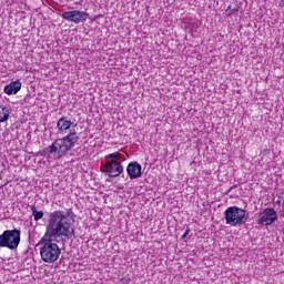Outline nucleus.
<instances>
[{
  "mask_svg": "<svg viewBox=\"0 0 284 284\" xmlns=\"http://www.w3.org/2000/svg\"><path fill=\"white\" fill-rule=\"evenodd\" d=\"M31 212L34 221H41L43 219V211H38L37 206H32Z\"/></svg>",
  "mask_w": 284,
  "mask_h": 284,
  "instance_id": "9b49d317",
  "label": "nucleus"
},
{
  "mask_svg": "<svg viewBox=\"0 0 284 284\" xmlns=\"http://www.w3.org/2000/svg\"><path fill=\"white\" fill-rule=\"evenodd\" d=\"M247 212L239 206H230L224 212L226 225L231 227H239L242 223H245V215Z\"/></svg>",
  "mask_w": 284,
  "mask_h": 284,
  "instance_id": "20e7f679",
  "label": "nucleus"
},
{
  "mask_svg": "<svg viewBox=\"0 0 284 284\" xmlns=\"http://www.w3.org/2000/svg\"><path fill=\"white\" fill-rule=\"evenodd\" d=\"M277 219H278V215L276 213V210L272 207H266L262 212L257 213L256 223L257 225L267 227L272 225V223H274V221H276Z\"/></svg>",
  "mask_w": 284,
  "mask_h": 284,
  "instance_id": "423d86ee",
  "label": "nucleus"
},
{
  "mask_svg": "<svg viewBox=\"0 0 284 284\" xmlns=\"http://www.w3.org/2000/svg\"><path fill=\"white\" fill-rule=\"evenodd\" d=\"M72 219H74L72 210H58L50 213L47 231L42 237L44 243L40 248V256L44 263L59 261L61 247L55 243H68V241L74 239Z\"/></svg>",
  "mask_w": 284,
  "mask_h": 284,
  "instance_id": "f257e3e1",
  "label": "nucleus"
},
{
  "mask_svg": "<svg viewBox=\"0 0 284 284\" xmlns=\"http://www.w3.org/2000/svg\"><path fill=\"white\" fill-rule=\"evenodd\" d=\"M10 119V110L0 105V123H6Z\"/></svg>",
  "mask_w": 284,
  "mask_h": 284,
  "instance_id": "9d476101",
  "label": "nucleus"
},
{
  "mask_svg": "<svg viewBox=\"0 0 284 284\" xmlns=\"http://www.w3.org/2000/svg\"><path fill=\"white\" fill-rule=\"evenodd\" d=\"M21 243V231L7 230L0 235V247H8V250H17Z\"/></svg>",
  "mask_w": 284,
  "mask_h": 284,
  "instance_id": "39448f33",
  "label": "nucleus"
},
{
  "mask_svg": "<svg viewBox=\"0 0 284 284\" xmlns=\"http://www.w3.org/2000/svg\"><path fill=\"white\" fill-rule=\"evenodd\" d=\"M142 170L143 168L139 162H130L126 166V173L131 181H134V179H141V176H143Z\"/></svg>",
  "mask_w": 284,
  "mask_h": 284,
  "instance_id": "6e6552de",
  "label": "nucleus"
},
{
  "mask_svg": "<svg viewBox=\"0 0 284 284\" xmlns=\"http://www.w3.org/2000/svg\"><path fill=\"white\" fill-rule=\"evenodd\" d=\"M226 14H232V12L230 11V7L226 9Z\"/></svg>",
  "mask_w": 284,
  "mask_h": 284,
  "instance_id": "4468645a",
  "label": "nucleus"
},
{
  "mask_svg": "<svg viewBox=\"0 0 284 284\" xmlns=\"http://www.w3.org/2000/svg\"><path fill=\"white\" fill-rule=\"evenodd\" d=\"M104 164L102 165V172L110 179H116L124 172L123 161H125V154L121 152H113L104 156Z\"/></svg>",
  "mask_w": 284,
  "mask_h": 284,
  "instance_id": "7ed1b4c3",
  "label": "nucleus"
},
{
  "mask_svg": "<svg viewBox=\"0 0 284 284\" xmlns=\"http://www.w3.org/2000/svg\"><path fill=\"white\" fill-rule=\"evenodd\" d=\"M64 21H70L71 23H83L88 20V12L81 10L65 11L61 14Z\"/></svg>",
  "mask_w": 284,
  "mask_h": 284,
  "instance_id": "0eeeda50",
  "label": "nucleus"
},
{
  "mask_svg": "<svg viewBox=\"0 0 284 284\" xmlns=\"http://www.w3.org/2000/svg\"><path fill=\"white\" fill-rule=\"evenodd\" d=\"M190 234V230H186V232L182 235V239H185Z\"/></svg>",
  "mask_w": 284,
  "mask_h": 284,
  "instance_id": "f8f14e48",
  "label": "nucleus"
},
{
  "mask_svg": "<svg viewBox=\"0 0 284 284\" xmlns=\"http://www.w3.org/2000/svg\"><path fill=\"white\" fill-rule=\"evenodd\" d=\"M57 129L60 134L67 135L57 139L51 145L44 149V153L57 154V158L61 159L77 145L79 135L77 134V123L68 120V118H60L57 122Z\"/></svg>",
  "mask_w": 284,
  "mask_h": 284,
  "instance_id": "f03ea898",
  "label": "nucleus"
},
{
  "mask_svg": "<svg viewBox=\"0 0 284 284\" xmlns=\"http://www.w3.org/2000/svg\"><path fill=\"white\" fill-rule=\"evenodd\" d=\"M21 85L22 84L20 80L10 82L3 89L4 94H9V95L17 94L21 90Z\"/></svg>",
  "mask_w": 284,
  "mask_h": 284,
  "instance_id": "1a4fd4ad",
  "label": "nucleus"
},
{
  "mask_svg": "<svg viewBox=\"0 0 284 284\" xmlns=\"http://www.w3.org/2000/svg\"><path fill=\"white\" fill-rule=\"evenodd\" d=\"M278 6H280V8H284V0H281Z\"/></svg>",
  "mask_w": 284,
  "mask_h": 284,
  "instance_id": "ddd939ff",
  "label": "nucleus"
}]
</instances>
